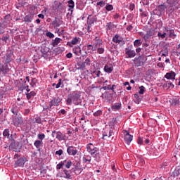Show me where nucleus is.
<instances>
[{"label":"nucleus","mask_w":180,"mask_h":180,"mask_svg":"<svg viewBox=\"0 0 180 180\" xmlns=\"http://www.w3.org/2000/svg\"><path fill=\"white\" fill-rule=\"evenodd\" d=\"M70 98H72L74 105H82L81 103H82V100L81 99V93L74 91L70 94Z\"/></svg>","instance_id":"obj_1"},{"label":"nucleus","mask_w":180,"mask_h":180,"mask_svg":"<svg viewBox=\"0 0 180 180\" xmlns=\"http://www.w3.org/2000/svg\"><path fill=\"white\" fill-rule=\"evenodd\" d=\"M167 4L169 5V12H174V11L179 8V0H167Z\"/></svg>","instance_id":"obj_2"},{"label":"nucleus","mask_w":180,"mask_h":180,"mask_svg":"<svg viewBox=\"0 0 180 180\" xmlns=\"http://www.w3.org/2000/svg\"><path fill=\"white\" fill-rule=\"evenodd\" d=\"M60 103L61 98H60L59 97H55L50 101L49 106H47L45 109L51 110V109H53V106H60Z\"/></svg>","instance_id":"obj_3"},{"label":"nucleus","mask_w":180,"mask_h":180,"mask_svg":"<svg viewBox=\"0 0 180 180\" xmlns=\"http://www.w3.org/2000/svg\"><path fill=\"white\" fill-rule=\"evenodd\" d=\"M167 9V6L164 4L159 5L156 7L155 10H153V13L154 15H157L158 16H160V15Z\"/></svg>","instance_id":"obj_4"},{"label":"nucleus","mask_w":180,"mask_h":180,"mask_svg":"<svg viewBox=\"0 0 180 180\" xmlns=\"http://www.w3.org/2000/svg\"><path fill=\"white\" fill-rule=\"evenodd\" d=\"M86 150L91 155H94V154H96V153L99 151V148L95 147L92 143H89L87 145Z\"/></svg>","instance_id":"obj_5"},{"label":"nucleus","mask_w":180,"mask_h":180,"mask_svg":"<svg viewBox=\"0 0 180 180\" xmlns=\"http://www.w3.org/2000/svg\"><path fill=\"white\" fill-rule=\"evenodd\" d=\"M55 134L57 140H58L59 141H62V140H65V135L61 133V131H53L51 134L52 137H54Z\"/></svg>","instance_id":"obj_6"},{"label":"nucleus","mask_w":180,"mask_h":180,"mask_svg":"<svg viewBox=\"0 0 180 180\" xmlns=\"http://www.w3.org/2000/svg\"><path fill=\"white\" fill-rule=\"evenodd\" d=\"M10 71L11 69L8 66V63H4L3 65L0 67V73L3 74L4 77L5 75H7V74H9Z\"/></svg>","instance_id":"obj_7"},{"label":"nucleus","mask_w":180,"mask_h":180,"mask_svg":"<svg viewBox=\"0 0 180 180\" xmlns=\"http://www.w3.org/2000/svg\"><path fill=\"white\" fill-rule=\"evenodd\" d=\"M124 140L125 143L128 146L130 145V143H131V141H133V136L130 135V134L127 131H124Z\"/></svg>","instance_id":"obj_8"},{"label":"nucleus","mask_w":180,"mask_h":180,"mask_svg":"<svg viewBox=\"0 0 180 180\" xmlns=\"http://www.w3.org/2000/svg\"><path fill=\"white\" fill-rule=\"evenodd\" d=\"M125 54L127 56V58H133V57H136V51L129 48L125 49Z\"/></svg>","instance_id":"obj_9"},{"label":"nucleus","mask_w":180,"mask_h":180,"mask_svg":"<svg viewBox=\"0 0 180 180\" xmlns=\"http://www.w3.org/2000/svg\"><path fill=\"white\" fill-rule=\"evenodd\" d=\"M26 162V158H20L15 162V167H23Z\"/></svg>","instance_id":"obj_10"},{"label":"nucleus","mask_w":180,"mask_h":180,"mask_svg":"<svg viewBox=\"0 0 180 180\" xmlns=\"http://www.w3.org/2000/svg\"><path fill=\"white\" fill-rule=\"evenodd\" d=\"M23 123V118L20 116H17L14 120H13V124L14 126H20Z\"/></svg>","instance_id":"obj_11"},{"label":"nucleus","mask_w":180,"mask_h":180,"mask_svg":"<svg viewBox=\"0 0 180 180\" xmlns=\"http://www.w3.org/2000/svg\"><path fill=\"white\" fill-rule=\"evenodd\" d=\"M72 146H70L67 149V153L69 154V155H76L77 153H78V150L77 149H72Z\"/></svg>","instance_id":"obj_12"},{"label":"nucleus","mask_w":180,"mask_h":180,"mask_svg":"<svg viewBox=\"0 0 180 180\" xmlns=\"http://www.w3.org/2000/svg\"><path fill=\"white\" fill-rule=\"evenodd\" d=\"M112 41L114 43H118V44H120V43H122V44H124V41L120 39V36L117 34H116L115 37L112 38Z\"/></svg>","instance_id":"obj_13"},{"label":"nucleus","mask_w":180,"mask_h":180,"mask_svg":"<svg viewBox=\"0 0 180 180\" xmlns=\"http://www.w3.org/2000/svg\"><path fill=\"white\" fill-rule=\"evenodd\" d=\"M175 72L171 71L165 75V78H167V79H175Z\"/></svg>","instance_id":"obj_14"},{"label":"nucleus","mask_w":180,"mask_h":180,"mask_svg":"<svg viewBox=\"0 0 180 180\" xmlns=\"http://www.w3.org/2000/svg\"><path fill=\"white\" fill-rule=\"evenodd\" d=\"M172 106H179V98H174L169 101Z\"/></svg>","instance_id":"obj_15"},{"label":"nucleus","mask_w":180,"mask_h":180,"mask_svg":"<svg viewBox=\"0 0 180 180\" xmlns=\"http://www.w3.org/2000/svg\"><path fill=\"white\" fill-rule=\"evenodd\" d=\"M63 41L62 39L56 37L55 39L52 40V46L53 47H56V46H58V44H60V43H61V41Z\"/></svg>","instance_id":"obj_16"},{"label":"nucleus","mask_w":180,"mask_h":180,"mask_svg":"<svg viewBox=\"0 0 180 180\" xmlns=\"http://www.w3.org/2000/svg\"><path fill=\"white\" fill-rule=\"evenodd\" d=\"M134 61H137L138 67H140L144 64V60H143L141 56H139L138 58H135Z\"/></svg>","instance_id":"obj_17"},{"label":"nucleus","mask_w":180,"mask_h":180,"mask_svg":"<svg viewBox=\"0 0 180 180\" xmlns=\"http://www.w3.org/2000/svg\"><path fill=\"white\" fill-rule=\"evenodd\" d=\"M34 146L36 147V148H38V151H40V147L43 146V141L37 140L34 143Z\"/></svg>","instance_id":"obj_18"},{"label":"nucleus","mask_w":180,"mask_h":180,"mask_svg":"<svg viewBox=\"0 0 180 180\" xmlns=\"http://www.w3.org/2000/svg\"><path fill=\"white\" fill-rule=\"evenodd\" d=\"M91 16H92L91 15H89L88 17V20H89V25H94V23L96 22V20L98 18H96V15L93 16L91 18Z\"/></svg>","instance_id":"obj_19"},{"label":"nucleus","mask_w":180,"mask_h":180,"mask_svg":"<svg viewBox=\"0 0 180 180\" xmlns=\"http://www.w3.org/2000/svg\"><path fill=\"white\" fill-rule=\"evenodd\" d=\"M151 36H153V31H151V30H147L146 34L144 35L143 39L144 40L147 41L148 39H150V37H151Z\"/></svg>","instance_id":"obj_20"},{"label":"nucleus","mask_w":180,"mask_h":180,"mask_svg":"<svg viewBox=\"0 0 180 180\" xmlns=\"http://www.w3.org/2000/svg\"><path fill=\"white\" fill-rule=\"evenodd\" d=\"M104 71L105 72H108V74H110L113 71V67L109 65H105L104 66Z\"/></svg>","instance_id":"obj_21"},{"label":"nucleus","mask_w":180,"mask_h":180,"mask_svg":"<svg viewBox=\"0 0 180 180\" xmlns=\"http://www.w3.org/2000/svg\"><path fill=\"white\" fill-rule=\"evenodd\" d=\"M68 6H69V11H71V12H73L72 9H74V6H75V4H74L73 0H69L68 1Z\"/></svg>","instance_id":"obj_22"},{"label":"nucleus","mask_w":180,"mask_h":180,"mask_svg":"<svg viewBox=\"0 0 180 180\" xmlns=\"http://www.w3.org/2000/svg\"><path fill=\"white\" fill-rule=\"evenodd\" d=\"M32 20L33 15H32L31 14H28L24 18V22H28L29 23H30Z\"/></svg>","instance_id":"obj_23"},{"label":"nucleus","mask_w":180,"mask_h":180,"mask_svg":"<svg viewBox=\"0 0 180 180\" xmlns=\"http://www.w3.org/2000/svg\"><path fill=\"white\" fill-rule=\"evenodd\" d=\"M4 58H5L6 64H9V63L12 61L11 53H6V57H4Z\"/></svg>","instance_id":"obj_24"},{"label":"nucleus","mask_w":180,"mask_h":180,"mask_svg":"<svg viewBox=\"0 0 180 180\" xmlns=\"http://www.w3.org/2000/svg\"><path fill=\"white\" fill-rule=\"evenodd\" d=\"M25 95L27 96V98L29 99H32V98H33L34 96H36V92L34 91H31L30 93H25Z\"/></svg>","instance_id":"obj_25"},{"label":"nucleus","mask_w":180,"mask_h":180,"mask_svg":"<svg viewBox=\"0 0 180 180\" xmlns=\"http://www.w3.org/2000/svg\"><path fill=\"white\" fill-rule=\"evenodd\" d=\"M160 53H162V57H167V56H168V53H169L168 48L167 47H165V49H162Z\"/></svg>","instance_id":"obj_26"},{"label":"nucleus","mask_w":180,"mask_h":180,"mask_svg":"<svg viewBox=\"0 0 180 180\" xmlns=\"http://www.w3.org/2000/svg\"><path fill=\"white\" fill-rule=\"evenodd\" d=\"M121 107H122V104L117 103L114 105L112 106V110H119V109H120Z\"/></svg>","instance_id":"obj_27"},{"label":"nucleus","mask_w":180,"mask_h":180,"mask_svg":"<svg viewBox=\"0 0 180 180\" xmlns=\"http://www.w3.org/2000/svg\"><path fill=\"white\" fill-rule=\"evenodd\" d=\"M167 33L169 34V37H172L173 39L176 37V34H175V31H174V30H167Z\"/></svg>","instance_id":"obj_28"},{"label":"nucleus","mask_w":180,"mask_h":180,"mask_svg":"<svg viewBox=\"0 0 180 180\" xmlns=\"http://www.w3.org/2000/svg\"><path fill=\"white\" fill-rule=\"evenodd\" d=\"M52 25H53V26H54V27H60V24L58 22L57 17H56L55 20L52 22Z\"/></svg>","instance_id":"obj_29"},{"label":"nucleus","mask_w":180,"mask_h":180,"mask_svg":"<svg viewBox=\"0 0 180 180\" xmlns=\"http://www.w3.org/2000/svg\"><path fill=\"white\" fill-rule=\"evenodd\" d=\"M73 53L76 54V56H78L79 53H81V48L79 46H75L73 49Z\"/></svg>","instance_id":"obj_30"},{"label":"nucleus","mask_w":180,"mask_h":180,"mask_svg":"<svg viewBox=\"0 0 180 180\" xmlns=\"http://www.w3.org/2000/svg\"><path fill=\"white\" fill-rule=\"evenodd\" d=\"M143 42H141V39H136L134 42V46L135 47H139V46H141Z\"/></svg>","instance_id":"obj_31"},{"label":"nucleus","mask_w":180,"mask_h":180,"mask_svg":"<svg viewBox=\"0 0 180 180\" xmlns=\"http://www.w3.org/2000/svg\"><path fill=\"white\" fill-rule=\"evenodd\" d=\"M94 46L98 49L99 47H101V46H102V41L99 39L96 40V42L94 44Z\"/></svg>","instance_id":"obj_32"},{"label":"nucleus","mask_w":180,"mask_h":180,"mask_svg":"<svg viewBox=\"0 0 180 180\" xmlns=\"http://www.w3.org/2000/svg\"><path fill=\"white\" fill-rule=\"evenodd\" d=\"M3 136L4 137H7V139H9L10 134H9V129H4V131L3 132Z\"/></svg>","instance_id":"obj_33"},{"label":"nucleus","mask_w":180,"mask_h":180,"mask_svg":"<svg viewBox=\"0 0 180 180\" xmlns=\"http://www.w3.org/2000/svg\"><path fill=\"white\" fill-rule=\"evenodd\" d=\"M164 86L166 88H174V84L171 82H167V83L164 84Z\"/></svg>","instance_id":"obj_34"},{"label":"nucleus","mask_w":180,"mask_h":180,"mask_svg":"<svg viewBox=\"0 0 180 180\" xmlns=\"http://www.w3.org/2000/svg\"><path fill=\"white\" fill-rule=\"evenodd\" d=\"M11 111L13 113V115H16V116H18V109H16V105H13Z\"/></svg>","instance_id":"obj_35"},{"label":"nucleus","mask_w":180,"mask_h":180,"mask_svg":"<svg viewBox=\"0 0 180 180\" xmlns=\"http://www.w3.org/2000/svg\"><path fill=\"white\" fill-rule=\"evenodd\" d=\"M72 102H73L72 101V98H71V94H70L68 95V98L67 99V104L68 105H72Z\"/></svg>","instance_id":"obj_36"},{"label":"nucleus","mask_w":180,"mask_h":180,"mask_svg":"<svg viewBox=\"0 0 180 180\" xmlns=\"http://www.w3.org/2000/svg\"><path fill=\"white\" fill-rule=\"evenodd\" d=\"M139 94L140 95H143L144 94V92H146V87H144V86H141L139 87Z\"/></svg>","instance_id":"obj_37"},{"label":"nucleus","mask_w":180,"mask_h":180,"mask_svg":"<svg viewBox=\"0 0 180 180\" xmlns=\"http://www.w3.org/2000/svg\"><path fill=\"white\" fill-rule=\"evenodd\" d=\"M83 63L84 65H91V59L89 58H86Z\"/></svg>","instance_id":"obj_38"},{"label":"nucleus","mask_w":180,"mask_h":180,"mask_svg":"<svg viewBox=\"0 0 180 180\" xmlns=\"http://www.w3.org/2000/svg\"><path fill=\"white\" fill-rule=\"evenodd\" d=\"M97 53H98V54H103V53H105V49L101 46L98 47V49H97Z\"/></svg>","instance_id":"obj_39"},{"label":"nucleus","mask_w":180,"mask_h":180,"mask_svg":"<svg viewBox=\"0 0 180 180\" xmlns=\"http://www.w3.org/2000/svg\"><path fill=\"white\" fill-rule=\"evenodd\" d=\"M61 81H62V79H60L58 83L57 84H56V83H53L52 84V86H56V89L60 88V86H61Z\"/></svg>","instance_id":"obj_40"},{"label":"nucleus","mask_w":180,"mask_h":180,"mask_svg":"<svg viewBox=\"0 0 180 180\" xmlns=\"http://www.w3.org/2000/svg\"><path fill=\"white\" fill-rule=\"evenodd\" d=\"M77 65L79 66L78 70H84L85 69V63H78Z\"/></svg>","instance_id":"obj_41"},{"label":"nucleus","mask_w":180,"mask_h":180,"mask_svg":"<svg viewBox=\"0 0 180 180\" xmlns=\"http://www.w3.org/2000/svg\"><path fill=\"white\" fill-rule=\"evenodd\" d=\"M78 41H79V40L78 39V38L75 37L72 39L71 41V44L75 45L78 43Z\"/></svg>","instance_id":"obj_42"},{"label":"nucleus","mask_w":180,"mask_h":180,"mask_svg":"<svg viewBox=\"0 0 180 180\" xmlns=\"http://www.w3.org/2000/svg\"><path fill=\"white\" fill-rule=\"evenodd\" d=\"M93 75H96L97 77H99L101 75V71L100 70H95L92 72Z\"/></svg>","instance_id":"obj_43"},{"label":"nucleus","mask_w":180,"mask_h":180,"mask_svg":"<svg viewBox=\"0 0 180 180\" xmlns=\"http://www.w3.org/2000/svg\"><path fill=\"white\" fill-rule=\"evenodd\" d=\"M46 36L49 37V39H54V34L51 33V32H46Z\"/></svg>","instance_id":"obj_44"},{"label":"nucleus","mask_w":180,"mask_h":180,"mask_svg":"<svg viewBox=\"0 0 180 180\" xmlns=\"http://www.w3.org/2000/svg\"><path fill=\"white\" fill-rule=\"evenodd\" d=\"M102 98L105 101V102H108V91H105L102 94Z\"/></svg>","instance_id":"obj_45"},{"label":"nucleus","mask_w":180,"mask_h":180,"mask_svg":"<svg viewBox=\"0 0 180 180\" xmlns=\"http://www.w3.org/2000/svg\"><path fill=\"white\" fill-rule=\"evenodd\" d=\"M102 115V110H98L94 113V116L98 117Z\"/></svg>","instance_id":"obj_46"},{"label":"nucleus","mask_w":180,"mask_h":180,"mask_svg":"<svg viewBox=\"0 0 180 180\" xmlns=\"http://www.w3.org/2000/svg\"><path fill=\"white\" fill-rule=\"evenodd\" d=\"M63 172L65 173V174L66 175V178L68 179H71V176L70 175V172H68V170H64Z\"/></svg>","instance_id":"obj_47"},{"label":"nucleus","mask_w":180,"mask_h":180,"mask_svg":"<svg viewBox=\"0 0 180 180\" xmlns=\"http://www.w3.org/2000/svg\"><path fill=\"white\" fill-rule=\"evenodd\" d=\"M35 123L40 124L41 123V118L40 117H35Z\"/></svg>","instance_id":"obj_48"},{"label":"nucleus","mask_w":180,"mask_h":180,"mask_svg":"<svg viewBox=\"0 0 180 180\" xmlns=\"http://www.w3.org/2000/svg\"><path fill=\"white\" fill-rule=\"evenodd\" d=\"M45 137H46V135H44V134H38V139H39V140H41V141H43V140Z\"/></svg>","instance_id":"obj_49"},{"label":"nucleus","mask_w":180,"mask_h":180,"mask_svg":"<svg viewBox=\"0 0 180 180\" xmlns=\"http://www.w3.org/2000/svg\"><path fill=\"white\" fill-rule=\"evenodd\" d=\"M63 4L59 3V4L58 5L57 7V10L59 11L60 12H61V11H63Z\"/></svg>","instance_id":"obj_50"},{"label":"nucleus","mask_w":180,"mask_h":180,"mask_svg":"<svg viewBox=\"0 0 180 180\" xmlns=\"http://www.w3.org/2000/svg\"><path fill=\"white\" fill-rule=\"evenodd\" d=\"M158 36L161 37L162 39H165V36H167V33L161 34V32H158Z\"/></svg>","instance_id":"obj_51"},{"label":"nucleus","mask_w":180,"mask_h":180,"mask_svg":"<svg viewBox=\"0 0 180 180\" xmlns=\"http://www.w3.org/2000/svg\"><path fill=\"white\" fill-rule=\"evenodd\" d=\"M105 9L107 11H112L113 9V6L112 5H110V4H108L105 6Z\"/></svg>","instance_id":"obj_52"},{"label":"nucleus","mask_w":180,"mask_h":180,"mask_svg":"<svg viewBox=\"0 0 180 180\" xmlns=\"http://www.w3.org/2000/svg\"><path fill=\"white\" fill-rule=\"evenodd\" d=\"M63 167H64V163L60 162V163H59V164L57 165L56 169H61V168H62Z\"/></svg>","instance_id":"obj_53"},{"label":"nucleus","mask_w":180,"mask_h":180,"mask_svg":"<svg viewBox=\"0 0 180 180\" xmlns=\"http://www.w3.org/2000/svg\"><path fill=\"white\" fill-rule=\"evenodd\" d=\"M72 164V162L70 160L68 161L67 164L65 165L66 168L68 169L71 168Z\"/></svg>","instance_id":"obj_54"},{"label":"nucleus","mask_w":180,"mask_h":180,"mask_svg":"<svg viewBox=\"0 0 180 180\" xmlns=\"http://www.w3.org/2000/svg\"><path fill=\"white\" fill-rule=\"evenodd\" d=\"M63 149H60L56 152V155H63Z\"/></svg>","instance_id":"obj_55"},{"label":"nucleus","mask_w":180,"mask_h":180,"mask_svg":"<svg viewBox=\"0 0 180 180\" xmlns=\"http://www.w3.org/2000/svg\"><path fill=\"white\" fill-rule=\"evenodd\" d=\"M106 29L107 30H110V29H112V22L107 23Z\"/></svg>","instance_id":"obj_56"},{"label":"nucleus","mask_w":180,"mask_h":180,"mask_svg":"<svg viewBox=\"0 0 180 180\" xmlns=\"http://www.w3.org/2000/svg\"><path fill=\"white\" fill-rule=\"evenodd\" d=\"M137 143H138V144H139L140 146H141V144H143V138L139 137V138H138Z\"/></svg>","instance_id":"obj_57"},{"label":"nucleus","mask_w":180,"mask_h":180,"mask_svg":"<svg viewBox=\"0 0 180 180\" xmlns=\"http://www.w3.org/2000/svg\"><path fill=\"white\" fill-rule=\"evenodd\" d=\"M97 5H98L99 6H101V8H103V6H105V3L103 2V1H99L97 3Z\"/></svg>","instance_id":"obj_58"},{"label":"nucleus","mask_w":180,"mask_h":180,"mask_svg":"<svg viewBox=\"0 0 180 180\" xmlns=\"http://www.w3.org/2000/svg\"><path fill=\"white\" fill-rule=\"evenodd\" d=\"M134 8H135L134 4H130V6H129L130 11H133L134 9Z\"/></svg>","instance_id":"obj_59"},{"label":"nucleus","mask_w":180,"mask_h":180,"mask_svg":"<svg viewBox=\"0 0 180 180\" xmlns=\"http://www.w3.org/2000/svg\"><path fill=\"white\" fill-rule=\"evenodd\" d=\"M59 113H61L62 115H65V113H67V111H65V110L62 109L59 111Z\"/></svg>","instance_id":"obj_60"},{"label":"nucleus","mask_w":180,"mask_h":180,"mask_svg":"<svg viewBox=\"0 0 180 180\" xmlns=\"http://www.w3.org/2000/svg\"><path fill=\"white\" fill-rule=\"evenodd\" d=\"M66 57H67V58H72V53H68L66 55Z\"/></svg>","instance_id":"obj_61"},{"label":"nucleus","mask_w":180,"mask_h":180,"mask_svg":"<svg viewBox=\"0 0 180 180\" xmlns=\"http://www.w3.org/2000/svg\"><path fill=\"white\" fill-rule=\"evenodd\" d=\"M8 39H9V37H8L7 36H5V37H3L1 38V40H2L3 41H6L8 40Z\"/></svg>","instance_id":"obj_62"},{"label":"nucleus","mask_w":180,"mask_h":180,"mask_svg":"<svg viewBox=\"0 0 180 180\" xmlns=\"http://www.w3.org/2000/svg\"><path fill=\"white\" fill-rule=\"evenodd\" d=\"M84 162H91V159H86L85 158H83Z\"/></svg>","instance_id":"obj_63"},{"label":"nucleus","mask_w":180,"mask_h":180,"mask_svg":"<svg viewBox=\"0 0 180 180\" xmlns=\"http://www.w3.org/2000/svg\"><path fill=\"white\" fill-rule=\"evenodd\" d=\"M133 30V26L129 25L127 27V30H128V32H130V30Z\"/></svg>","instance_id":"obj_64"}]
</instances>
